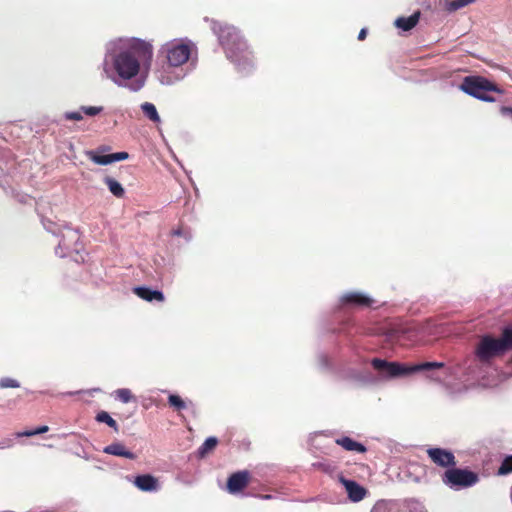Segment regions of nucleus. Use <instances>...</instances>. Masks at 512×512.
I'll return each mask as SVG.
<instances>
[{
  "mask_svg": "<svg viewBox=\"0 0 512 512\" xmlns=\"http://www.w3.org/2000/svg\"><path fill=\"white\" fill-rule=\"evenodd\" d=\"M153 60L151 42L136 38H118L108 42L101 63V76L131 92L146 84Z\"/></svg>",
  "mask_w": 512,
  "mask_h": 512,
  "instance_id": "f257e3e1",
  "label": "nucleus"
},
{
  "mask_svg": "<svg viewBox=\"0 0 512 512\" xmlns=\"http://www.w3.org/2000/svg\"><path fill=\"white\" fill-rule=\"evenodd\" d=\"M197 46L188 38H176L163 43L157 53L154 75L164 86L183 81L196 68Z\"/></svg>",
  "mask_w": 512,
  "mask_h": 512,
  "instance_id": "f03ea898",
  "label": "nucleus"
},
{
  "mask_svg": "<svg viewBox=\"0 0 512 512\" xmlns=\"http://www.w3.org/2000/svg\"><path fill=\"white\" fill-rule=\"evenodd\" d=\"M211 29L218 37L227 58L240 72L249 73L254 67V57L239 31L234 26L221 24L215 20L211 21Z\"/></svg>",
  "mask_w": 512,
  "mask_h": 512,
  "instance_id": "7ed1b4c3",
  "label": "nucleus"
},
{
  "mask_svg": "<svg viewBox=\"0 0 512 512\" xmlns=\"http://www.w3.org/2000/svg\"><path fill=\"white\" fill-rule=\"evenodd\" d=\"M371 365L378 371L379 376L385 380L395 379L421 371L429 372L444 367V363L442 362H424L406 365L399 362H389L380 358L372 359Z\"/></svg>",
  "mask_w": 512,
  "mask_h": 512,
  "instance_id": "20e7f679",
  "label": "nucleus"
},
{
  "mask_svg": "<svg viewBox=\"0 0 512 512\" xmlns=\"http://www.w3.org/2000/svg\"><path fill=\"white\" fill-rule=\"evenodd\" d=\"M510 350H512V328L505 327L499 338L483 336L476 348V356L480 362L485 363Z\"/></svg>",
  "mask_w": 512,
  "mask_h": 512,
  "instance_id": "39448f33",
  "label": "nucleus"
},
{
  "mask_svg": "<svg viewBox=\"0 0 512 512\" xmlns=\"http://www.w3.org/2000/svg\"><path fill=\"white\" fill-rule=\"evenodd\" d=\"M460 88L466 94L485 102L495 101V98L489 95L490 92H501L496 85L480 76L465 77Z\"/></svg>",
  "mask_w": 512,
  "mask_h": 512,
  "instance_id": "423d86ee",
  "label": "nucleus"
},
{
  "mask_svg": "<svg viewBox=\"0 0 512 512\" xmlns=\"http://www.w3.org/2000/svg\"><path fill=\"white\" fill-rule=\"evenodd\" d=\"M47 231L60 237L59 243L55 248V253L59 257L69 256L72 252L78 253L77 243L79 241V234L76 230L65 227L62 230H56L54 224L49 226L45 225Z\"/></svg>",
  "mask_w": 512,
  "mask_h": 512,
  "instance_id": "0eeeda50",
  "label": "nucleus"
},
{
  "mask_svg": "<svg viewBox=\"0 0 512 512\" xmlns=\"http://www.w3.org/2000/svg\"><path fill=\"white\" fill-rule=\"evenodd\" d=\"M443 483L453 490L469 488L478 483V475L470 470L461 468H450L445 471L442 477Z\"/></svg>",
  "mask_w": 512,
  "mask_h": 512,
  "instance_id": "6e6552de",
  "label": "nucleus"
},
{
  "mask_svg": "<svg viewBox=\"0 0 512 512\" xmlns=\"http://www.w3.org/2000/svg\"><path fill=\"white\" fill-rule=\"evenodd\" d=\"M340 302L347 307H369L374 303V300L362 292L350 291L340 297Z\"/></svg>",
  "mask_w": 512,
  "mask_h": 512,
  "instance_id": "1a4fd4ad",
  "label": "nucleus"
},
{
  "mask_svg": "<svg viewBox=\"0 0 512 512\" xmlns=\"http://www.w3.org/2000/svg\"><path fill=\"white\" fill-rule=\"evenodd\" d=\"M430 459L441 467H454L456 465L454 454L442 448H429L427 450Z\"/></svg>",
  "mask_w": 512,
  "mask_h": 512,
  "instance_id": "9d476101",
  "label": "nucleus"
},
{
  "mask_svg": "<svg viewBox=\"0 0 512 512\" xmlns=\"http://www.w3.org/2000/svg\"><path fill=\"white\" fill-rule=\"evenodd\" d=\"M339 481L344 486L348 498L352 502H359L366 496V489L363 486L359 485L356 481L346 479L342 476L339 478Z\"/></svg>",
  "mask_w": 512,
  "mask_h": 512,
  "instance_id": "9b49d317",
  "label": "nucleus"
},
{
  "mask_svg": "<svg viewBox=\"0 0 512 512\" xmlns=\"http://www.w3.org/2000/svg\"><path fill=\"white\" fill-rule=\"evenodd\" d=\"M133 484L143 492H156L160 489L158 479L150 474L136 476Z\"/></svg>",
  "mask_w": 512,
  "mask_h": 512,
  "instance_id": "f8f14e48",
  "label": "nucleus"
},
{
  "mask_svg": "<svg viewBox=\"0 0 512 512\" xmlns=\"http://www.w3.org/2000/svg\"><path fill=\"white\" fill-rule=\"evenodd\" d=\"M249 474L247 471H240L232 474L227 481V489L229 493L235 494L240 492L248 484Z\"/></svg>",
  "mask_w": 512,
  "mask_h": 512,
  "instance_id": "ddd939ff",
  "label": "nucleus"
},
{
  "mask_svg": "<svg viewBox=\"0 0 512 512\" xmlns=\"http://www.w3.org/2000/svg\"><path fill=\"white\" fill-rule=\"evenodd\" d=\"M134 292L138 297L149 302H152L154 300L158 302H163L165 299L164 294L161 291L152 290L148 287H135Z\"/></svg>",
  "mask_w": 512,
  "mask_h": 512,
  "instance_id": "4468645a",
  "label": "nucleus"
},
{
  "mask_svg": "<svg viewBox=\"0 0 512 512\" xmlns=\"http://www.w3.org/2000/svg\"><path fill=\"white\" fill-rule=\"evenodd\" d=\"M103 452L106 454L120 456V457H124L127 459H132V460L136 458V455L133 452L127 450L126 447L122 443H119V442L112 443V444L106 446L103 449Z\"/></svg>",
  "mask_w": 512,
  "mask_h": 512,
  "instance_id": "2eb2a0df",
  "label": "nucleus"
},
{
  "mask_svg": "<svg viewBox=\"0 0 512 512\" xmlns=\"http://www.w3.org/2000/svg\"><path fill=\"white\" fill-rule=\"evenodd\" d=\"M419 18H420V12H415L412 15H410L409 17L397 18L394 22V25L403 31H410L417 25Z\"/></svg>",
  "mask_w": 512,
  "mask_h": 512,
  "instance_id": "dca6fc26",
  "label": "nucleus"
},
{
  "mask_svg": "<svg viewBox=\"0 0 512 512\" xmlns=\"http://www.w3.org/2000/svg\"><path fill=\"white\" fill-rule=\"evenodd\" d=\"M371 512H400L399 501L379 500L375 503Z\"/></svg>",
  "mask_w": 512,
  "mask_h": 512,
  "instance_id": "f3484780",
  "label": "nucleus"
},
{
  "mask_svg": "<svg viewBox=\"0 0 512 512\" xmlns=\"http://www.w3.org/2000/svg\"><path fill=\"white\" fill-rule=\"evenodd\" d=\"M336 443L347 451H356L359 453H364L366 451V448L363 444L354 441L350 437H342L336 439Z\"/></svg>",
  "mask_w": 512,
  "mask_h": 512,
  "instance_id": "a211bd4d",
  "label": "nucleus"
},
{
  "mask_svg": "<svg viewBox=\"0 0 512 512\" xmlns=\"http://www.w3.org/2000/svg\"><path fill=\"white\" fill-rule=\"evenodd\" d=\"M144 116L149 119L151 122L158 124L161 122V118L157 111L156 106L150 102H144L140 106Z\"/></svg>",
  "mask_w": 512,
  "mask_h": 512,
  "instance_id": "6ab92c4d",
  "label": "nucleus"
},
{
  "mask_svg": "<svg viewBox=\"0 0 512 512\" xmlns=\"http://www.w3.org/2000/svg\"><path fill=\"white\" fill-rule=\"evenodd\" d=\"M400 512H427L424 505L417 500H405L399 502Z\"/></svg>",
  "mask_w": 512,
  "mask_h": 512,
  "instance_id": "aec40b11",
  "label": "nucleus"
},
{
  "mask_svg": "<svg viewBox=\"0 0 512 512\" xmlns=\"http://www.w3.org/2000/svg\"><path fill=\"white\" fill-rule=\"evenodd\" d=\"M104 183L107 185L109 191L117 198H121L125 194V190L122 185L112 177H105Z\"/></svg>",
  "mask_w": 512,
  "mask_h": 512,
  "instance_id": "412c9836",
  "label": "nucleus"
},
{
  "mask_svg": "<svg viewBox=\"0 0 512 512\" xmlns=\"http://www.w3.org/2000/svg\"><path fill=\"white\" fill-rule=\"evenodd\" d=\"M218 444V439L214 436L208 437L204 443L198 448L197 455L200 458H204L209 452H211Z\"/></svg>",
  "mask_w": 512,
  "mask_h": 512,
  "instance_id": "4be33fe9",
  "label": "nucleus"
},
{
  "mask_svg": "<svg viewBox=\"0 0 512 512\" xmlns=\"http://www.w3.org/2000/svg\"><path fill=\"white\" fill-rule=\"evenodd\" d=\"M87 156L89 157V159L91 161H93L95 164H98V165H108V164L113 163L111 154L99 155L94 151H88Z\"/></svg>",
  "mask_w": 512,
  "mask_h": 512,
  "instance_id": "5701e85b",
  "label": "nucleus"
},
{
  "mask_svg": "<svg viewBox=\"0 0 512 512\" xmlns=\"http://www.w3.org/2000/svg\"><path fill=\"white\" fill-rule=\"evenodd\" d=\"M96 420L101 423H106L109 427L113 428L115 431L118 430L117 422L106 411L99 412L96 416Z\"/></svg>",
  "mask_w": 512,
  "mask_h": 512,
  "instance_id": "b1692460",
  "label": "nucleus"
},
{
  "mask_svg": "<svg viewBox=\"0 0 512 512\" xmlns=\"http://www.w3.org/2000/svg\"><path fill=\"white\" fill-rule=\"evenodd\" d=\"M510 473H512V455H508L502 460L497 471L498 475H508Z\"/></svg>",
  "mask_w": 512,
  "mask_h": 512,
  "instance_id": "393cba45",
  "label": "nucleus"
},
{
  "mask_svg": "<svg viewBox=\"0 0 512 512\" xmlns=\"http://www.w3.org/2000/svg\"><path fill=\"white\" fill-rule=\"evenodd\" d=\"M115 398L121 401L122 403H129L134 399L131 391L127 388L117 389L115 392Z\"/></svg>",
  "mask_w": 512,
  "mask_h": 512,
  "instance_id": "a878e982",
  "label": "nucleus"
},
{
  "mask_svg": "<svg viewBox=\"0 0 512 512\" xmlns=\"http://www.w3.org/2000/svg\"><path fill=\"white\" fill-rule=\"evenodd\" d=\"M168 403L171 407L175 408L178 411L186 409V403L184 400L175 394H171L168 397Z\"/></svg>",
  "mask_w": 512,
  "mask_h": 512,
  "instance_id": "bb28decb",
  "label": "nucleus"
},
{
  "mask_svg": "<svg viewBox=\"0 0 512 512\" xmlns=\"http://www.w3.org/2000/svg\"><path fill=\"white\" fill-rule=\"evenodd\" d=\"M103 110H104L103 106H86V105L80 106V111L83 112V114L88 117H95V116L99 115L101 112H103Z\"/></svg>",
  "mask_w": 512,
  "mask_h": 512,
  "instance_id": "cd10ccee",
  "label": "nucleus"
},
{
  "mask_svg": "<svg viewBox=\"0 0 512 512\" xmlns=\"http://www.w3.org/2000/svg\"><path fill=\"white\" fill-rule=\"evenodd\" d=\"M20 383L18 380L10 378V377H3L0 379V388L6 389V388H19Z\"/></svg>",
  "mask_w": 512,
  "mask_h": 512,
  "instance_id": "c85d7f7f",
  "label": "nucleus"
},
{
  "mask_svg": "<svg viewBox=\"0 0 512 512\" xmlns=\"http://www.w3.org/2000/svg\"><path fill=\"white\" fill-rule=\"evenodd\" d=\"M48 426L44 425V426H40L38 427L37 429L35 430H27V431H23V432H19L17 433V436L18 437H30V436H34V435H38V434H42V433H45L48 431Z\"/></svg>",
  "mask_w": 512,
  "mask_h": 512,
  "instance_id": "c756f323",
  "label": "nucleus"
},
{
  "mask_svg": "<svg viewBox=\"0 0 512 512\" xmlns=\"http://www.w3.org/2000/svg\"><path fill=\"white\" fill-rule=\"evenodd\" d=\"M64 118L70 121H81L83 120V112L80 111H69L64 113Z\"/></svg>",
  "mask_w": 512,
  "mask_h": 512,
  "instance_id": "7c9ffc66",
  "label": "nucleus"
},
{
  "mask_svg": "<svg viewBox=\"0 0 512 512\" xmlns=\"http://www.w3.org/2000/svg\"><path fill=\"white\" fill-rule=\"evenodd\" d=\"M128 157L129 154L127 152H117L111 154L112 162L122 161L127 159Z\"/></svg>",
  "mask_w": 512,
  "mask_h": 512,
  "instance_id": "2f4dec72",
  "label": "nucleus"
},
{
  "mask_svg": "<svg viewBox=\"0 0 512 512\" xmlns=\"http://www.w3.org/2000/svg\"><path fill=\"white\" fill-rule=\"evenodd\" d=\"M500 113L504 117H508L509 119L512 120V107L502 106L500 108Z\"/></svg>",
  "mask_w": 512,
  "mask_h": 512,
  "instance_id": "473e14b6",
  "label": "nucleus"
},
{
  "mask_svg": "<svg viewBox=\"0 0 512 512\" xmlns=\"http://www.w3.org/2000/svg\"><path fill=\"white\" fill-rule=\"evenodd\" d=\"M171 234L173 236H184L186 240H190L191 239V235L190 234H184L183 231L178 228V229H174Z\"/></svg>",
  "mask_w": 512,
  "mask_h": 512,
  "instance_id": "72a5a7b5",
  "label": "nucleus"
},
{
  "mask_svg": "<svg viewBox=\"0 0 512 512\" xmlns=\"http://www.w3.org/2000/svg\"><path fill=\"white\" fill-rule=\"evenodd\" d=\"M14 444L12 439H5L0 442V449L12 447Z\"/></svg>",
  "mask_w": 512,
  "mask_h": 512,
  "instance_id": "f704fd0d",
  "label": "nucleus"
},
{
  "mask_svg": "<svg viewBox=\"0 0 512 512\" xmlns=\"http://www.w3.org/2000/svg\"><path fill=\"white\" fill-rule=\"evenodd\" d=\"M367 35V30L365 28L361 29L358 34V40H364Z\"/></svg>",
  "mask_w": 512,
  "mask_h": 512,
  "instance_id": "c9c22d12",
  "label": "nucleus"
},
{
  "mask_svg": "<svg viewBox=\"0 0 512 512\" xmlns=\"http://www.w3.org/2000/svg\"><path fill=\"white\" fill-rule=\"evenodd\" d=\"M428 377H429L431 380L436 381V382H440V381H441V379H440L439 377H435L433 374L428 375Z\"/></svg>",
  "mask_w": 512,
  "mask_h": 512,
  "instance_id": "e433bc0d",
  "label": "nucleus"
},
{
  "mask_svg": "<svg viewBox=\"0 0 512 512\" xmlns=\"http://www.w3.org/2000/svg\"><path fill=\"white\" fill-rule=\"evenodd\" d=\"M261 498H262V499H271V498H272V496H271V495L266 494V495H262V496H261Z\"/></svg>",
  "mask_w": 512,
  "mask_h": 512,
  "instance_id": "4c0bfd02",
  "label": "nucleus"
}]
</instances>
